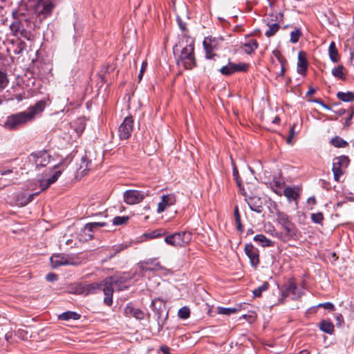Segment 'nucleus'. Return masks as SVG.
<instances>
[{
  "label": "nucleus",
  "mask_w": 354,
  "mask_h": 354,
  "mask_svg": "<svg viewBox=\"0 0 354 354\" xmlns=\"http://www.w3.org/2000/svg\"><path fill=\"white\" fill-rule=\"evenodd\" d=\"M269 284L268 282H264L261 286L258 287L257 288H255L253 290V295L255 297H259L261 296V294L263 292L267 290L268 289Z\"/></svg>",
  "instance_id": "37"
},
{
  "label": "nucleus",
  "mask_w": 354,
  "mask_h": 354,
  "mask_svg": "<svg viewBox=\"0 0 354 354\" xmlns=\"http://www.w3.org/2000/svg\"><path fill=\"white\" fill-rule=\"evenodd\" d=\"M238 311V309L236 308H224V307H218L217 313L220 315H230L232 314L236 313Z\"/></svg>",
  "instance_id": "36"
},
{
  "label": "nucleus",
  "mask_w": 354,
  "mask_h": 354,
  "mask_svg": "<svg viewBox=\"0 0 354 354\" xmlns=\"http://www.w3.org/2000/svg\"><path fill=\"white\" fill-rule=\"evenodd\" d=\"M145 197V194L138 190H127L124 193V201L129 205H134L141 202Z\"/></svg>",
  "instance_id": "12"
},
{
  "label": "nucleus",
  "mask_w": 354,
  "mask_h": 354,
  "mask_svg": "<svg viewBox=\"0 0 354 354\" xmlns=\"http://www.w3.org/2000/svg\"><path fill=\"white\" fill-rule=\"evenodd\" d=\"M328 55L330 60L333 62L337 63L339 61V55L336 47V44L334 41H332L329 45Z\"/></svg>",
  "instance_id": "24"
},
{
  "label": "nucleus",
  "mask_w": 354,
  "mask_h": 354,
  "mask_svg": "<svg viewBox=\"0 0 354 354\" xmlns=\"http://www.w3.org/2000/svg\"><path fill=\"white\" fill-rule=\"evenodd\" d=\"M244 251L245 254L250 259V264L252 267L257 268L259 263V254L257 248L252 244H246Z\"/></svg>",
  "instance_id": "14"
},
{
  "label": "nucleus",
  "mask_w": 354,
  "mask_h": 354,
  "mask_svg": "<svg viewBox=\"0 0 354 354\" xmlns=\"http://www.w3.org/2000/svg\"><path fill=\"white\" fill-rule=\"evenodd\" d=\"M185 41L186 45L180 50L176 62L178 66H183L185 69H192L196 65L194 55V41L190 38H187Z\"/></svg>",
  "instance_id": "3"
},
{
  "label": "nucleus",
  "mask_w": 354,
  "mask_h": 354,
  "mask_svg": "<svg viewBox=\"0 0 354 354\" xmlns=\"http://www.w3.org/2000/svg\"><path fill=\"white\" fill-rule=\"evenodd\" d=\"M10 29L12 35L15 37L20 35L28 40H30L32 39L31 32L26 29L23 22L19 20L14 21L10 25Z\"/></svg>",
  "instance_id": "9"
},
{
  "label": "nucleus",
  "mask_w": 354,
  "mask_h": 354,
  "mask_svg": "<svg viewBox=\"0 0 354 354\" xmlns=\"http://www.w3.org/2000/svg\"><path fill=\"white\" fill-rule=\"evenodd\" d=\"M283 195L287 198L289 202L296 201L299 196L297 188L292 187H286L283 190Z\"/></svg>",
  "instance_id": "23"
},
{
  "label": "nucleus",
  "mask_w": 354,
  "mask_h": 354,
  "mask_svg": "<svg viewBox=\"0 0 354 354\" xmlns=\"http://www.w3.org/2000/svg\"><path fill=\"white\" fill-rule=\"evenodd\" d=\"M254 241L259 243L262 247H271L274 245V242L268 239L263 234H257L254 237Z\"/></svg>",
  "instance_id": "25"
},
{
  "label": "nucleus",
  "mask_w": 354,
  "mask_h": 354,
  "mask_svg": "<svg viewBox=\"0 0 354 354\" xmlns=\"http://www.w3.org/2000/svg\"><path fill=\"white\" fill-rule=\"evenodd\" d=\"M284 73H285V68L282 66L281 68V71H280L279 75L283 76Z\"/></svg>",
  "instance_id": "62"
},
{
  "label": "nucleus",
  "mask_w": 354,
  "mask_h": 354,
  "mask_svg": "<svg viewBox=\"0 0 354 354\" xmlns=\"http://www.w3.org/2000/svg\"><path fill=\"white\" fill-rule=\"evenodd\" d=\"M223 39L213 37H205L203 40V46L207 59H212L216 54L215 51L218 49L219 45Z\"/></svg>",
  "instance_id": "6"
},
{
  "label": "nucleus",
  "mask_w": 354,
  "mask_h": 354,
  "mask_svg": "<svg viewBox=\"0 0 354 354\" xmlns=\"http://www.w3.org/2000/svg\"><path fill=\"white\" fill-rule=\"evenodd\" d=\"M246 201L251 210L257 213H261L263 212V203L259 197H250Z\"/></svg>",
  "instance_id": "21"
},
{
  "label": "nucleus",
  "mask_w": 354,
  "mask_h": 354,
  "mask_svg": "<svg viewBox=\"0 0 354 354\" xmlns=\"http://www.w3.org/2000/svg\"><path fill=\"white\" fill-rule=\"evenodd\" d=\"M307 203L309 205H315L316 204L317 201L314 196H311L308 198Z\"/></svg>",
  "instance_id": "56"
},
{
  "label": "nucleus",
  "mask_w": 354,
  "mask_h": 354,
  "mask_svg": "<svg viewBox=\"0 0 354 354\" xmlns=\"http://www.w3.org/2000/svg\"><path fill=\"white\" fill-rule=\"evenodd\" d=\"M349 162L350 160L346 156L336 157L333 159L332 171L335 181H339V178L344 174V170L348 167Z\"/></svg>",
  "instance_id": "5"
},
{
  "label": "nucleus",
  "mask_w": 354,
  "mask_h": 354,
  "mask_svg": "<svg viewBox=\"0 0 354 354\" xmlns=\"http://www.w3.org/2000/svg\"><path fill=\"white\" fill-rule=\"evenodd\" d=\"M344 67L342 65H339L338 66L332 69V75L340 80L346 79V74L344 73Z\"/></svg>",
  "instance_id": "31"
},
{
  "label": "nucleus",
  "mask_w": 354,
  "mask_h": 354,
  "mask_svg": "<svg viewBox=\"0 0 354 354\" xmlns=\"http://www.w3.org/2000/svg\"><path fill=\"white\" fill-rule=\"evenodd\" d=\"M301 36V31L299 28H295L291 32H290V42L292 44L297 43L300 37Z\"/></svg>",
  "instance_id": "38"
},
{
  "label": "nucleus",
  "mask_w": 354,
  "mask_h": 354,
  "mask_svg": "<svg viewBox=\"0 0 354 354\" xmlns=\"http://www.w3.org/2000/svg\"><path fill=\"white\" fill-rule=\"evenodd\" d=\"M319 306H322L325 309H328V310H335V306L330 302H326V303L320 304H319Z\"/></svg>",
  "instance_id": "50"
},
{
  "label": "nucleus",
  "mask_w": 354,
  "mask_h": 354,
  "mask_svg": "<svg viewBox=\"0 0 354 354\" xmlns=\"http://www.w3.org/2000/svg\"><path fill=\"white\" fill-rule=\"evenodd\" d=\"M108 223L104 221H100V222H91L87 223L84 227V231L92 232L98 229L101 227H105L107 226Z\"/></svg>",
  "instance_id": "28"
},
{
  "label": "nucleus",
  "mask_w": 354,
  "mask_h": 354,
  "mask_svg": "<svg viewBox=\"0 0 354 354\" xmlns=\"http://www.w3.org/2000/svg\"><path fill=\"white\" fill-rule=\"evenodd\" d=\"M62 174L61 170L56 171L49 178H42L39 179V187L41 190H45L48 189L53 183H55L58 178Z\"/></svg>",
  "instance_id": "18"
},
{
  "label": "nucleus",
  "mask_w": 354,
  "mask_h": 354,
  "mask_svg": "<svg viewBox=\"0 0 354 354\" xmlns=\"http://www.w3.org/2000/svg\"><path fill=\"white\" fill-rule=\"evenodd\" d=\"M163 234H165L164 232H161V230H154L151 232H149V233H146L144 234V236L148 239H155V238H158V237H160L162 236Z\"/></svg>",
  "instance_id": "45"
},
{
  "label": "nucleus",
  "mask_w": 354,
  "mask_h": 354,
  "mask_svg": "<svg viewBox=\"0 0 354 354\" xmlns=\"http://www.w3.org/2000/svg\"><path fill=\"white\" fill-rule=\"evenodd\" d=\"M160 351L164 353V354H170L169 353V348L166 346H162L160 347Z\"/></svg>",
  "instance_id": "57"
},
{
  "label": "nucleus",
  "mask_w": 354,
  "mask_h": 354,
  "mask_svg": "<svg viewBox=\"0 0 354 354\" xmlns=\"http://www.w3.org/2000/svg\"><path fill=\"white\" fill-rule=\"evenodd\" d=\"M102 291L105 295L104 302L109 306H111L113 304V286L111 283V279L107 278L103 281L102 283Z\"/></svg>",
  "instance_id": "15"
},
{
  "label": "nucleus",
  "mask_w": 354,
  "mask_h": 354,
  "mask_svg": "<svg viewBox=\"0 0 354 354\" xmlns=\"http://www.w3.org/2000/svg\"><path fill=\"white\" fill-rule=\"evenodd\" d=\"M249 65L245 63H232L229 62L226 65L221 68L219 71L223 75H231L236 72H245L248 71Z\"/></svg>",
  "instance_id": "8"
},
{
  "label": "nucleus",
  "mask_w": 354,
  "mask_h": 354,
  "mask_svg": "<svg viewBox=\"0 0 354 354\" xmlns=\"http://www.w3.org/2000/svg\"><path fill=\"white\" fill-rule=\"evenodd\" d=\"M310 218L313 223L322 224L324 220V215L322 212L313 213L311 214Z\"/></svg>",
  "instance_id": "41"
},
{
  "label": "nucleus",
  "mask_w": 354,
  "mask_h": 354,
  "mask_svg": "<svg viewBox=\"0 0 354 354\" xmlns=\"http://www.w3.org/2000/svg\"><path fill=\"white\" fill-rule=\"evenodd\" d=\"M133 127V120L131 117H126L118 129L119 136L120 139L129 138L132 133Z\"/></svg>",
  "instance_id": "11"
},
{
  "label": "nucleus",
  "mask_w": 354,
  "mask_h": 354,
  "mask_svg": "<svg viewBox=\"0 0 354 354\" xmlns=\"http://www.w3.org/2000/svg\"><path fill=\"white\" fill-rule=\"evenodd\" d=\"M346 112V110L345 109H340L338 111V113L342 115H343L344 113Z\"/></svg>",
  "instance_id": "63"
},
{
  "label": "nucleus",
  "mask_w": 354,
  "mask_h": 354,
  "mask_svg": "<svg viewBox=\"0 0 354 354\" xmlns=\"http://www.w3.org/2000/svg\"><path fill=\"white\" fill-rule=\"evenodd\" d=\"M108 279H111V283L113 287H115L118 290H123L127 288L128 286L127 285L128 282V278L125 276L121 277H110L107 278Z\"/></svg>",
  "instance_id": "20"
},
{
  "label": "nucleus",
  "mask_w": 354,
  "mask_h": 354,
  "mask_svg": "<svg viewBox=\"0 0 354 354\" xmlns=\"http://www.w3.org/2000/svg\"><path fill=\"white\" fill-rule=\"evenodd\" d=\"M330 143L335 147H345L348 145V142L344 140L342 138L336 136L331 139Z\"/></svg>",
  "instance_id": "35"
},
{
  "label": "nucleus",
  "mask_w": 354,
  "mask_h": 354,
  "mask_svg": "<svg viewBox=\"0 0 354 354\" xmlns=\"http://www.w3.org/2000/svg\"><path fill=\"white\" fill-rule=\"evenodd\" d=\"M178 316L183 319H186L190 316V310L187 306H183L179 309Z\"/></svg>",
  "instance_id": "40"
},
{
  "label": "nucleus",
  "mask_w": 354,
  "mask_h": 354,
  "mask_svg": "<svg viewBox=\"0 0 354 354\" xmlns=\"http://www.w3.org/2000/svg\"><path fill=\"white\" fill-rule=\"evenodd\" d=\"M233 176H234V180H236L237 185L240 188V190H241L242 194L244 195L245 194L244 189L242 188V187H241V181L239 176V171L236 167H234V169H233Z\"/></svg>",
  "instance_id": "42"
},
{
  "label": "nucleus",
  "mask_w": 354,
  "mask_h": 354,
  "mask_svg": "<svg viewBox=\"0 0 354 354\" xmlns=\"http://www.w3.org/2000/svg\"><path fill=\"white\" fill-rule=\"evenodd\" d=\"M147 62H142V66H141V68H140V73L138 75L139 81H140L142 78L143 74L147 68Z\"/></svg>",
  "instance_id": "53"
},
{
  "label": "nucleus",
  "mask_w": 354,
  "mask_h": 354,
  "mask_svg": "<svg viewBox=\"0 0 354 354\" xmlns=\"http://www.w3.org/2000/svg\"><path fill=\"white\" fill-rule=\"evenodd\" d=\"M128 220V216H115L112 222L114 225H120L125 223Z\"/></svg>",
  "instance_id": "44"
},
{
  "label": "nucleus",
  "mask_w": 354,
  "mask_h": 354,
  "mask_svg": "<svg viewBox=\"0 0 354 354\" xmlns=\"http://www.w3.org/2000/svg\"><path fill=\"white\" fill-rule=\"evenodd\" d=\"M307 60L305 57V54L303 52H299L298 54V62H297V71L299 74H303L307 69Z\"/></svg>",
  "instance_id": "22"
},
{
  "label": "nucleus",
  "mask_w": 354,
  "mask_h": 354,
  "mask_svg": "<svg viewBox=\"0 0 354 354\" xmlns=\"http://www.w3.org/2000/svg\"><path fill=\"white\" fill-rule=\"evenodd\" d=\"M103 281L100 283H92L88 284L85 288L86 294H94L97 290L102 289Z\"/></svg>",
  "instance_id": "32"
},
{
  "label": "nucleus",
  "mask_w": 354,
  "mask_h": 354,
  "mask_svg": "<svg viewBox=\"0 0 354 354\" xmlns=\"http://www.w3.org/2000/svg\"><path fill=\"white\" fill-rule=\"evenodd\" d=\"M295 125L292 126L291 128L290 129V132H289V136L287 139V142L288 144H290L291 143V140L293 138V137L295 136Z\"/></svg>",
  "instance_id": "52"
},
{
  "label": "nucleus",
  "mask_w": 354,
  "mask_h": 354,
  "mask_svg": "<svg viewBox=\"0 0 354 354\" xmlns=\"http://www.w3.org/2000/svg\"><path fill=\"white\" fill-rule=\"evenodd\" d=\"M290 295H292L293 299H298L302 295V292L297 290V286L292 281H288L282 290L283 297H286Z\"/></svg>",
  "instance_id": "16"
},
{
  "label": "nucleus",
  "mask_w": 354,
  "mask_h": 354,
  "mask_svg": "<svg viewBox=\"0 0 354 354\" xmlns=\"http://www.w3.org/2000/svg\"><path fill=\"white\" fill-rule=\"evenodd\" d=\"M80 315L75 312L68 311L63 313L62 314L59 315V319L60 320H68V319H74L77 320L80 319Z\"/></svg>",
  "instance_id": "33"
},
{
  "label": "nucleus",
  "mask_w": 354,
  "mask_h": 354,
  "mask_svg": "<svg viewBox=\"0 0 354 354\" xmlns=\"http://www.w3.org/2000/svg\"><path fill=\"white\" fill-rule=\"evenodd\" d=\"M52 267L56 268L62 266L74 265L73 259L65 254H54L50 257Z\"/></svg>",
  "instance_id": "13"
},
{
  "label": "nucleus",
  "mask_w": 354,
  "mask_h": 354,
  "mask_svg": "<svg viewBox=\"0 0 354 354\" xmlns=\"http://www.w3.org/2000/svg\"><path fill=\"white\" fill-rule=\"evenodd\" d=\"M38 194H39V192H36L35 194H29L24 202H21V204L22 205H27L28 203L31 202L32 201V199L34 198V197L35 196H37Z\"/></svg>",
  "instance_id": "49"
},
{
  "label": "nucleus",
  "mask_w": 354,
  "mask_h": 354,
  "mask_svg": "<svg viewBox=\"0 0 354 354\" xmlns=\"http://www.w3.org/2000/svg\"><path fill=\"white\" fill-rule=\"evenodd\" d=\"M258 48V43L256 39H250L244 44V51L247 54H251Z\"/></svg>",
  "instance_id": "29"
},
{
  "label": "nucleus",
  "mask_w": 354,
  "mask_h": 354,
  "mask_svg": "<svg viewBox=\"0 0 354 354\" xmlns=\"http://www.w3.org/2000/svg\"><path fill=\"white\" fill-rule=\"evenodd\" d=\"M176 203V198L174 194H167L162 196L161 201L158 205L157 212L161 213L164 212L167 207L173 205Z\"/></svg>",
  "instance_id": "17"
},
{
  "label": "nucleus",
  "mask_w": 354,
  "mask_h": 354,
  "mask_svg": "<svg viewBox=\"0 0 354 354\" xmlns=\"http://www.w3.org/2000/svg\"><path fill=\"white\" fill-rule=\"evenodd\" d=\"M268 30H266L265 35L268 37L273 36L279 29V25L274 23L268 26Z\"/></svg>",
  "instance_id": "39"
},
{
  "label": "nucleus",
  "mask_w": 354,
  "mask_h": 354,
  "mask_svg": "<svg viewBox=\"0 0 354 354\" xmlns=\"http://www.w3.org/2000/svg\"><path fill=\"white\" fill-rule=\"evenodd\" d=\"M352 118H353V114H351L349 115V117L346 119V122H348L349 120H351Z\"/></svg>",
  "instance_id": "64"
},
{
  "label": "nucleus",
  "mask_w": 354,
  "mask_h": 354,
  "mask_svg": "<svg viewBox=\"0 0 354 354\" xmlns=\"http://www.w3.org/2000/svg\"><path fill=\"white\" fill-rule=\"evenodd\" d=\"M91 162L88 161L86 158H82L80 169H82V172L90 169Z\"/></svg>",
  "instance_id": "46"
},
{
  "label": "nucleus",
  "mask_w": 354,
  "mask_h": 354,
  "mask_svg": "<svg viewBox=\"0 0 354 354\" xmlns=\"http://www.w3.org/2000/svg\"><path fill=\"white\" fill-rule=\"evenodd\" d=\"M155 261H156V259H148L145 261L140 263V267L142 270H145V269L147 270V269H149L147 267L148 265L153 264Z\"/></svg>",
  "instance_id": "47"
},
{
  "label": "nucleus",
  "mask_w": 354,
  "mask_h": 354,
  "mask_svg": "<svg viewBox=\"0 0 354 354\" xmlns=\"http://www.w3.org/2000/svg\"><path fill=\"white\" fill-rule=\"evenodd\" d=\"M12 172V170L8 169V170L1 171L0 172V174H1V176H5V175L9 174H10Z\"/></svg>",
  "instance_id": "58"
},
{
  "label": "nucleus",
  "mask_w": 354,
  "mask_h": 354,
  "mask_svg": "<svg viewBox=\"0 0 354 354\" xmlns=\"http://www.w3.org/2000/svg\"><path fill=\"white\" fill-rule=\"evenodd\" d=\"M127 248V245L120 244L118 245H116L114 247L115 252L111 255V257L115 255L117 253L120 252V251L123 250L124 249Z\"/></svg>",
  "instance_id": "51"
},
{
  "label": "nucleus",
  "mask_w": 354,
  "mask_h": 354,
  "mask_svg": "<svg viewBox=\"0 0 354 354\" xmlns=\"http://www.w3.org/2000/svg\"><path fill=\"white\" fill-rule=\"evenodd\" d=\"M73 125L75 131L77 133L81 134L85 129V120L84 118H78L76 121L74 122Z\"/></svg>",
  "instance_id": "34"
},
{
  "label": "nucleus",
  "mask_w": 354,
  "mask_h": 354,
  "mask_svg": "<svg viewBox=\"0 0 354 354\" xmlns=\"http://www.w3.org/2000/svg\"><path fill=\"white\" fill-rule=\"evenodd\" d=\"M192 239V234L186 232H176L165 238L167 244L175 248L184 247L187 245Z\"/></svg>",
  "instance_id": "4"
},
{
  "label": "nucleus",
  "mask_w": 354,
  "mask_h": 354,
  "mask_svg": "<svg viewBox=\"0 0 354 354\" xmlns=\"http://www.w3.org/2000/svg\"><path fill=\"white\" fill-rule=\"evenodd\" d=\"M55 8L51 0H38L35 5V11L38 15L46 17Z\"/></svg>",
  "instance_id": "10"
},
{
  "label": "nucleus",
  "mask_w": 354,
  "mask_h": 354,
  "mask_svg": "<svg viewBox=\"0 0 354 354\" xmlns=\"http://www.w3.org/2000/svg\"><path fill=\"white\" fill-rule=\"evenodd\" d=\"M124 315L127 317H133L140 320L143 319L145 317V313L140 309L135 308L131 304L126 306L124 308Z\"/></svg>",
  "instance_id": "19"
},
{
  "label": "nucleus",
  "mask_w": 354,
  "mask_h": 354,
  "mask_svg": "<svg viewBox=\"0 0 354 354\" xmlns=\"http://www.w3.org/2000/svg\"><path fill=\"white\" fill-rule=\"evenodd\" d=\"M51 156L46 151L32 153L29 160L35 164L37 168L46 167L50 161Z\"/></svg>",
  "instance_id": "7"
},
{
  "label": "nucleus",
  "mask_w": 354,
  "mask_h": 354,
  "mask_svg": "<svg viewBox=\"0 0 354 354\" xmlns=\"http://www.w3.org/2000/svg\"><path fill=\"white\" fill-rule=\"evenodd\" d=\"M315 91H315V89L314 88H310L308 91V92H307L306 95H313V94L315 93Z\"/></svg>",
  "instance_id": "59"
},
{
  "label": "nucleus",
  "mask_w": 354,
  "mask_h": 354,
  "mask_svg": "<svg viewBox=\"0 0 354 354\" xmlns=\"http://www.w3.org/2000/svg\"><path fill=\"white\" fill-rule=\"evenodd\" d=\"M319 328L322 331L330 335L334 332V325L329 320H322L319 323Z\"/></svg>",
  "instance_id": "27"
},
{
  "label": "nucleus",
  "mask_w": 354,
  "mask_h": 354,
  "mask_svg": "<svg viewBox=\"0 0 354 354\" xmlns=\"http://www.w3.org/2000/svg\"><path fill=\"white\" fill-rule=\"evenodd\" d=\"M8 80L5 73L0 71V88L3 89L8 85Z\"/></svg>",
  "instance_id": "43"
},
{
  "label": "nucleus",
  "mask_w": 354,
  "mask_h": 354,
  "mask_svg": "<svg viewBox=\"0 0 354 354\" xmlns=\"http://www.w3.org/2000/svg\"><path fill=\"white\" fill-rule=\"evenodd\" d=\"M45 107L46 102L44 100H39L26 111L9 115L5 122V127L10 130L17 129L27 123L33 121L37 115L43 112Z\"/></svg>",
  "instance_id": "1"
},
{
  "label": "nucleus",
  "mask_w": 354,
  "mask_h": 354,
  "mask_svg": "<svg viewBox=\"0 0 354 354\" xmlns=\"http://www.w3.org/2000/svg\"><path fill=\"white\" fill-rule=\"evenodd\" d=\"M337 97L339 100L345 102H354V93L351 91L348 92H342L339 91L337 93Z\"/></svg>",
  "instance_id": "30"
},
{
  "label": "nucleus",
  "mask_w": 354,
  "mask_h": 354,
  "mask_svg": "<svg viewBox=\"0 0 354 354\" xmlns=\"http://www.w3.org/2000/svg\"><path fill=\"white\" fill-rule=\"evenodd\" d=\"M237 225V230L240 232L243 231V227L241 223V221L239 223H236Z\"/></svg>",
  "instance_id": "61"
},
{
  "label": "nucleus",
  "mask_w": 354,
  "mask_h": 354,
  "mask_svg": "<svg viewBox=\"0 0 354 354\" xmlns=\"http://www.w3.org/2000/svg\"><path fill=\"white\" fill-rule=\"evenodd\" d=\"M335 320L337 322L336 324L338 326H342L344 324V318L342 314L337 313L335 316Z\"/></svg>",
  "instance_id": "48"
},
{
  "label": "nucleus",
  "mask_w": 354,
  "mask_h": 354,
  "mask_svg": "<svg viewBox=\"0 0 354 354\" xmlns=\"http://www.w3.org/2000/svg\"><path fill=\"white\" fill-rule=\"evenodd\" d=\"M162 306L165 307V304L162 302V301L160 299H154L151 302V308L153 310V311L156 312V313L158 315V321L161 319L162 316Z\"/></svg>",
  "instance_id": "26"
},
{
  "label": "nucleus",
  "mask_w": 354,
  "mask_h": 354,
  "mask_svg": "<svg viewBox=\"0 0 354 354\" xmlns=\"http://www.w3.org/2000/svg\"><path fill=\"white\" fill-rule=\"evenodd\" d=\"M234 218L236 223H239L241 221V216L239 212V208L238 207H235L234 209Z\"/></svg>",
  "instance_id": "55"
},
{
  "label": "nucleus",
  "mask_w": 354,
  "mask_h": 354,
  "mask_svg": "<svg viewBox=\"0 0 354 354\" xmlns=\"http://www.w3.org/2000/svg\"><path fill=\"white\" fill-rule=\"evenodd\" d=\"M46 279L48 281H55L57 279V274H55L54 273H48L46 276Z\"/></svg>",
  "instance_id": "54"
},
{
  "label": "nucleus",
  "mask_w": 354,
  "mask_h": 354,
  "mask_svg": "<svg viewBox=\"0 0 354 354\" xmlns=\"http://www.w3.org/2000/svg\"><path fill=\"white\" fill-rule=\"evenodd\" d=\"M178 24H179L180 28L182 30H185V25L184 24H183L181 20H180V19L178 20Z\"/></svg>",
  "instance_id": "60"
},
{
  "label": "nucleus",
  "mask_w": 354,
  "mask_h": 354,
  "mask_svg": "<svg viewBox=\"0 0 354 354\" xmlns=\"http://www.w3.org/2000/svg\"><path fill=\"white\" fill-rule=\"evenodd\" d=\"M276 221L281 225L285 233L275 232L273 236H275L283 242L288 241L297 236V227L287 214L277 211L276 213Z\"/></svg>",
  "instance_id": "2"
}]
</instances>
